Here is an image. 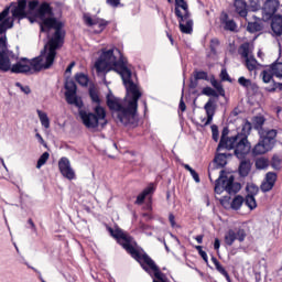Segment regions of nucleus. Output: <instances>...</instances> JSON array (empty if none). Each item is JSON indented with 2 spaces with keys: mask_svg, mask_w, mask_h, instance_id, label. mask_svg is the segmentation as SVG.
Masks as SVG:
<instances>
[{
  "mask_svg": "<svg viewBox=\"0 0 282 282\" xmlns=\"http://www.w3.org/2000/svg\"><path fill=\"white\" fill-rule=\"evenodd\" d=\"M107 230L109 235L116 239L117 243L141 265L144 272L150 273L152 270L156 281L166 282V275L162 273V270H160V267L155 264V261H153L144 250L140 251V249H138V242L133 236L129 235L120 227H117L116 229L107 227Z\"/></svg>",
  "mask_w": 282,
  "mask_h": 282,
  "instance_id": "f257e3e1",
  "label": "nucleus"
},
{
  "mask_svg": "<svg viewBox=\"0 0 282 282\" xmlns=\"http://www.w3.org/2000/svg\"><path fill=\"white\" fill-rule=\"evenodd\" d=\"M12 61H18L12 65ZM45 50L37 57L28 59L19 56L8 48V36H0V72H11V74H34L45 69Z\"/></svg>",
  "mask_w": 282,
  "mask_h": 282,
  "instance_id": "f03ea898",
  "label": "nucleus"
},
{
  "mask_svg": "<svg viewBox=\"0 0 282 282\" xmlns=\"http://www.w3.org/2000/svg\"><path fill=\"white\" fill-rule=\"evenodd\" d=\"M251 131L252 123L248 120L242 123L240 132L232 137H228L230 130L228 127H225L221 131L220 141L216 151H234L238 160H243L246 155L250 153V149H252L250 141H248V137L250 135Z\"/></svg>",
  "mask_w": 282,
  "mask_h": 282,
  "instance_id": "7ed1b4c3",
  "label": "nucleus"
},
{
  "mask_svg": "<svg viewBox=\"0 0 282 282\" xmlns=\"http://www.w3.org/2000/svg\"><path fill=\"white\" fill-rule=\"evenodd\" d=\"M44 28L40 30L42 33H47L51 30H55L53 36L48 40L47 45L44 46V69H50L54 65L56 58V50H61L65 43V23L61 22L58 19L48 18L44 21Z\"/></svg>",
  "mask_w": 282,
  "mask_h": 282,
  "instance_id": "20e7f679",
  "label": "nucleus"
},
{
  "mask_svg": "<svg viewBox=\"0 0 282 282\" xmlns=\"http://www.w3.org/2000/svg\"><path fill=\"white\" fill-rule=\"evenodd\" d=\"M252 124L253 129H256L260 135L258 143L251 150L252 155L257 156L270 153L276 145V135H279V131H276V129H264L263 124H265V117L263 116L253 117Z\"/></svg>",
  "mask_w": 282,
  "mask_h": 282,
  "instance_id": "39448f33",
  "label": "nucleus"
},
{
  "mask_svg": "<svg viewBox=\"0 0 282 282\" xmlns=\"http://www.w3.org/2000/svg\"><path fill=\"white\" fill-rule=\"evenodd\" d=\"M127 94H131V99L128 100V106L122 107L116 115L117 121L123 124V127H137L138 126V101L142 98V93L138 88L135 83L124 85Z\"/></svg>",
  "mask_w": 282,
  "mask_h": 282,
  "instance_id": "423d86ee",
  "label": "nucleus"
},
{
  "mask_svg": "<svg viewBox=\"0 0 282 282\" xmlns=\"http://www.w3.org/2000/svg\"><path fill=\"white\" fill-rule=\"evenodd\" d=\"M89 96L91 101L97 106L94 108V112L83 109L78 110L79 118L86 129H98L100 127V120L107 118V110L100 106V95L96 88H89Z\"/></svg>",
  "mask_w": 282,
  "mask_h": 282,
  "instance_id": "0eeeda50",
  "label": "nucleus"
},
{
  "mask_svg": "<svg viewBox=\"0 0 282 282\" xmlns=\"http://www.w3.org/2000/svg\"><path fill=\"white\" fill-rule=\"evenodd\" d=\"M100 57L111 66L110 69H112V72H116L117 74H119V76H121L123 85H129L133 83V80L131 79L132 73L128 66V62L122 57H120L118 61V57H116V55L113 54V48L102 51Z\"/></svg>",
  "mask_w": 282,
  "mask_h": 282,
  "instance_id": "6e6552de",
  "label": "nucleus"
},
{
  "mask_svg": "<svg viewBox=\"0 0 282 282\" xmlns=\"http://www.w3.org/2000/svg\"><path fill=\"white\" fill-rule=\"evenodd\" d=\"M174 14L178 20L182 34H193V19H191L188 3L185 0H175Z\"/></svg>",
  "mask_w": 282,
  "mask_h": 282,
  "instance_id": "1a4fd4ad",
  "label": "nucleus"
},
{
  "mask_svg": "<svg viewBox=\"0 0 282 282\" xmlns=\"http://www.w3.org/2000/svg\"><path fill=\"white\" fill-rule=\"evenodd\" d=\"M226 175V171L221 170L219 172V176L215 181V187L214 191L217 193V195H221L224 191L228 193L229 195H235L241 191V184L235 183V178L230 176L229 178H224Z\"/></svg>",
  "mask_w": 282,
  "mask_h": 282,
  "instance_id": "9d476101",
  "label": "nucleus"
},
{
  "mask_svg": "<svg viewBox=\"0 0 282 282\" xmlns=\"http://www.w3.org/2000/svg\"><path fill=\"white\" fill-rule=\"evenodd\" d=\"M246 237H248L246 229L241 227H235L228 229L225 232L224 242L227 246L231 247L235 245L236 241H239V243H243L246 241Z\"/></svg>",
  "mask_w": 282,
  "mask_h": 282,
  "instance_id": "9b49d317",
  "label": "nucleus"
},
{
  "mask_svg": "<svg viewBox=\"0 0 282 282\" xmlns=\"http://www.w3.org/2000/svg\"><path fill=\"white\" fill-rule=\"evenodd\" d=\"M238 54H240L241 58H245V66L248 72H254V69H257L259 63L257 62V58H254V55L250 54V43H242L238 50Z\"/></svg>",
  "mask_w": 282,
  "mask_h": 282,
  "instance_id": "f8f14e48",
  "label": "nucleus"
},
{
  "mask_svg": "<svg viewBox=\"0 0 282 282\" xmlns=\"http://www.w3.org/2000/svg\"><path fill=\"white\" fill-rule=\"evenodd\" d=\"M35 18L40 19L41 21L40 30H43V28L45 29L46 26H44V23L47 21V19H56L54 17V8H52L50 2H42L35 11Z\"/></svg>",
  "mask_w": 282,
  "mask_h": 282,
  "instance_id": "ddd939ff",
  "label": "nucleus"
},
{
  "mask_svg": "<svg viewBox=\"0 0 282 282\" xmlns=\"http://www.w3.org/2000/svg\"><path fill=\"white\" fill-rule=\"evenodd\" d=\"M58 170L61 175L65 177L66 180H76V172H74V169H72V163L69 162V159L67 156H63L58 161Z\"/></svg>",
  "mask_w": 282,
  "mask_h": 282,
  "instance_id": "4468645a",
  "label": "nucleus"
},
{
  "mask_svg": "<svg viewBox=\"0 0 282 282\" xmlns=\"http://www.w3.org/2000/svg\"><path fill=\"white\" fill-rule=\"evenodd\" d=\"M232 154L230 153H221V151H217L214 158V164H216V167L208 171V177L210 182H213V175L217 173V169H224V166L228 164V158Z\"/></svg>",
  "mask_w": 282,
  "mask_h": 282,
  "instance_id": "2eb2a0df",
  "label": "nucleus"
},
{
  "mask_svg": "<svg viewBox=\"0 0 282 282\" xmlns=\"http://www.w3.org/2000/svg\"><path fill=\"white\" fill-rule=\"evenodd\" d=\"M276 180H279L276 172H267L261 182L260 191L262 193H270V191L276 186Z\"/></svg>",
  "mask_w": 282,
  "mask_h": 282,
  "instance_id": "dca6fc26",
  "label": "nucleus"
},
{
  "mask_svg": "<svg viewBox=\"0 0 282 282\" xmlns=\"http://www.w3.org/2000/svg\"><path fill=\"white\" fill-rule=\"evenodd\" d=\"M279 6H281L279 0H267L262 7L263 19L270 21L271 18L275 17L274 14H276Z\"/></svg>",
  "mask_w": 282,
  "mask_h": 282,
  "instance_id": "f3484780",
  "label": "nucleus"
},
{
  "mask_svg": "<svg viewBox=\"0 0 282 282\" xmlns=\"http://www.w3.org/2000/svg\"><path fill=\"white\" fill-rule=\"evenodd\" d=\"M8 14H10V7L4 8L2 12H0V34H3V36H6V32L14 25L13 22H10Z\"/></svg>",
  "mask_w": 282,
  "mask_h": 282,
  "instance_id": "a211bd4d",
  "label": "nucleus"
},
{
  "mask_svg": "<svg viewBox=\"0 0 282 282\" xmlns=\"http://www.w3.org/2000/svg\"><path fill=\"white\" fill-rule=\"evenodd\" d=\"M28 8V0H18V3L14 4L11 9V14L13 19H25L28 13L25 9Z\"/></svg>",
  "mask_w": 282,
  "mask_h": 282,
  "instance_id": "6ab92c4d",
  "label": "nucleus"
},
{
  "mask_svg": "<svg viewBox=\"0 0 282 282\" xmlns=\"http://www.w3.org/2000/svg\"><path fill=\"white\" fill-rule=\"evenodd\" d=\"M106 105L108 107V109L110 111H112V113H118L119 111L122 110V108L124 107L122 105V100H120V98H117L116 96L108 94L106 97Z\"/></svg>",
  "mask_w": 282,
  "mask_h": 282,
  "instance_id": "aec40b11",
  "label": "nucleus"
},
{
  "mask_svg": "<svg viewBox=\"0 0 282 282\" xmlns=\"http://www.w3.org/2000/svg\"><path fill=\"white\" fill-rule=\"evenodd\" d=\"M247 191H249V193L246 197H245V205L248 206V208L250 210H254V208H257V198H254V196L257 195V193H259V187H257L256 185H250L247 187Z\"/></svg>",
  "mask_w": 282,
  "mask_h": 282,
  "instance_id": "412c9836",
  "label": "nucleus"
},
{
  "mask_svg": "<svg viewBox=\"0 0 282 282\" xmlns=\"http://www.w3.org/2000/svg\"><path fill=\"white\" fill-rule=\"evenodd\" d=\"M204 109L206 111L207 119L204 118L202 120V122H204L202 124V127H208V124H210V122H213V118L215 117V101L213 99H209L205 104Z\"/></svg>",
  "mask_w": 282,
  "mask_h": 282,
  "instance_id": "4be33fe9",
  "label": "nucleus"
},
{
  "mask_svg": "<svg viewBox=\"0 0 282 282\" xmlns=\"http://www.w3.org/2000/svg\"><path fill=\"white\" fill-rule=\"evenodd\" d=\"M220 23L224 25V30L227 32H236L237 31V22L235 20L230 19L228 13L221 12L220 14Z\"/></svg>",
  "mask_w": 282,
  "mask_h": 282,
  "instance_id": "5701e85b",
  "label": "nucleus"
},
{
  "mask_svg": "<svg viewBox=\"0 0 282 282\" xmlns=\"http://www.w3.org/2000/svg\"><path fill=\"white\" fill-rule=\"evenodd\" d=\"M271 30L274 36H282V15L275 14L271 18Z\"/></svg>",
  "mask_w": 282,
  "mask_h": 282,
  "instance_id": "b1692460",
  "label": "nucleus"
},
{
  "mask_svg": "<svg viewBox=\"0 0 282 282\" xmlns=\"http://www.w3.org/2000/svg\"><path fill=\"white\" fill-rule=\"evenodd\" d=\"M155 193V187H153V184H150L148 187H145L142 193H140L137 196L135 203L138 206H142V204H144V200L147 199V197H149V195H153Z\"/></svg>",
  "mask_w": 282,
  "mask_h": 282,
  "instance_id": "393cba45",
  "label": "nucleus"
},
{
  "mask_svg": "<svg viewBox=\"0 0 282 282\" xmlns=\"http://www.w3.org/2000/svg\"><path fill=\"white\" fill-rule=\"evenodd\" d=\"M234 6L239 17H241L242 19H246V17H248V2H246V0H235Z\"/></svg>",
  "mask_w": 282,
  "mask_h": 282,
  "instance_id": "a878e982",
  "label": "nucleus"
},
{
  "mask_svg": "<svg viewBox=\"0 0 282 282\" xmlns=\"http://www.w3.org/2000/svg\"><path fill=\"white\" fill-rule=\"evenodd\" d=\"M240 177H248L250 171H252V163L248 159H243L238 167Z\"/></svg>",
  "mask_w": 282,
  "mask_h": 282,
  "instance_id": "bb28decb",
  "label": "nucleus"
},
{
  "mask_svg": "<svg viewBox=\"0 0 282 282\" xmlns=\"http://www.w3.org/2000/svg\"><path fill=\"white\" fill-rule=\"evenodd\" d=\"M95 68L98 74H104V72H113V69H111V64L107 63L101 56L96 61Z\"/></svg>",
  "mask_w": 282,
  "mask_h": 282,
  "instance_id": "cd10ccee",
  "label": "nucleus"
},
{
  "mask_svg": "<svg viewBox=\"0 0 282 282\" xmlns=\"http://www.w3.org/2000/svg\"><path fill=\"white\" fill-rule=\"evenodd\" d=\"M66 102L68 105H75L80 111L83 109V101L78 98L76 93H65Z\"/></svg>",
  "mask_w": 282,
  "mask_h": 282,
  "instance_id": "c85d7f7f",
  "label": "nucleus"
},
{
  "mask_svg": "<svg viewBox=\"0 0 282 282\" xmlns=\"http://www.w3.org/2000/svg\"><path fill=\"white\" fill-rule=\"evenodd\" d=\"M212 263H214L217 272H219V274L225 276L226 281L232 282V280L230 279V274L228 273V271H226V268L221 265V263L219 262V260H217L215 256L212 257Z\"/></svg>",
  "mask_w": 282,
  "mask_h": 282,
  "instance_id": "c756f323",
  "label": "nucleus"
},
{
  "mask_svg": "<svg viewBox=\"0 0 282 282\" xmlns=\"http://www.w3.org/2000/svg\"><path fill=\"white\" fill-rule=\"evenodd\" d=\"M238 83L240 84L241 87H245V89H259V86L257 84L252 83V80L241 76L238 78Z\"/></svg>",
  "mask_w": 282,
  "mask_h": 282,
  "instance_id": "7c9ffc66",
  "label": "nucleus"
},
{
  "mask_svg": "<svg viewBox=\"0 0 282 282\" xmlns=\"http://www.w3.org/2000/svg\"><path fill=\"white\" fill-rule=\"evenodd\" d=\"M269 166H270V159H268L265 156H260V158L256 159V169L258 171H264Z\"/></svg>",
  "mask_w": 282,
  "mask_h": 282,
  "instance_id": "2f4dec72",
  "label": "nucleus"
},
{
  "mask_svg": "<svg viewBox=\"0 0 282 282\" xmlns=\"http://www.w3.org/2000/svg\"><path fill=\"white\" fill-rule=\"evenodd\" d=\"M210 83H212V87H214V89H216V91L218 93V96H221L224 98L226 96V89H224V85H221V82L213 77L210 79Z\"/></svg>",
  "mask_w": 282,
  "mask_h": 282,
  "instance_id": "473e14b6",
  "label": "nucleus"
},
{
  "mask_svg": "<svg viewBox=\"0 0 282 282\" xmlns=\"http://www.w3.org/2000/svg\"><path fill=\"white\" fill-rule=\"evenodd\" d=\"M245 202V198L243 196L241 195H237L234 197V199L231 200V204H230V208L232 210H240L241 209V206H243V203Z\"/></svg>",
  "mask_w": 282,
  "mask_h": 282,
  "instance_id": "72a5a7b5",
  "label": "nucleus"
},
{
  "mask_svg": "<svg viewBox=\"0 0 282 282\" xmlns=\"http://www.w3.org/2000/svg\"><path fill=\"white\" fill-rule=\"evenodd\" d=\"M40 122L44 129H50V117H47V112H44L40 109L36 110Z\"/></svg>",
  "mask_w": 282,
  "mask_h": 282,
  "instance_id": "f704fd0d",
  "label": "nucleus"
},
{
  "mask_svg": "<svg viewBox=\"0 0 282 282\" xmlns=\"http://www.w3.org/2000/svg\"><path fill=\"white\" fill-rule=\"evenodd\" d=\"M270 67L275 78H282V62H275L271 64Z\"/></svg>",
  "mask_w": 282,
  "mask_h": 282,
  "instance_id": "c9c22d12",
  "label": "nucleus"
},
{
  "mask_svg": "<svg viewBox=\"0 0 282 282\" xmlns=\"http://www.w3.org/2000/svg\"><path fill=\"white\" fill-rule=\"evenodd\" d=\"M75 80L82 87H87L89 85V77L83 73H78L75 76Z\"/></svg>",
  "mask_w": 282,
  "mask_h": 282,
  "instance_id": "e433bc0d",
  "label": "nucleus"
},
{
  "mask_svg": "<svg viewBox=\"0 0 282 282\" xmlns=\"http://www.w3.org/2000/svg\"><path fill=\"white\" fill-rule=\"evenodd\" d=\"M101 20H102L101 18H91L89 15H84V21L86 25H88L89 28L94 25H98Z\"/></svg>",
  "mask_w": 282,
  "mask_h": 282,
  "instance_id": "4c0bfd02",
  "label": "nucleus"
},
{
  "mask_svg": "<svg viewBox=\"0 0 282 282\" xmlns=\"http://www.w3.org/2000/svg\"><path fill=\"white\" fill-rule=\"evenodd\" d=\"M65 94H76L78 87L76 86V83L74 80H67L65 83Z\"/></svg>",
  "mask_w": 282,
  "mask_h": 282,
  "instance_id": "58836bf2",
  "label": "nucleus"
},
{
  "mask_svg": "<svg viewBox=\"0 0 282 282\" xmlns=\"http://www.w3.org/2000/svg\"><path fill=\"white\" fill-rule=\"evenodd\" d=\"M39 7H40L39 0H30L28 2V13L34 14V12H36V10H39Z\"/></svg>",
  "mask_w": 282,
  "mask_h": 282,
  "instance_id": "ea45409f",
  "label": "nucleus"
},
{
  "mask_svg": "<svg viewBox=\"0 0 282 282\" xmlns=\"http://www.w3.org/2000/svg\"><path fill=\"white\" fill-rule=\"evenodd\" d=\"M221 45V42H219V39L214 37L209 42V50L212 54L217 55V48Z\"/></svg>",
  "mask_w": 282,
  "mask_h": 282,
  "instance_id": "a19ab883",
  "label": "nucleus"
},
{
  "mask_svg": "<svg viewBox=\"0 0 282 282\" xmlns=\"http://www.w3.org/2000/svg\"><path fill=\"white\" fill-rule=\"evenodd\" d=\"M274 76V73L272 72V67L270 66L269 69H265L262 72V80L263 83H270Z\"/></svg>",
  "mask_w": 282,
  "mask_h": 282,
  "instance_id": "79ce46f5",
  "label": "nucleus"
},
{
  "mask_svg": "<svg viewBox=\"0 0 282 282\" xmlns=\"http://www.w3.org/2000/svg\"><path fill=\"white\" fill-rule=\"evenodd\" d=\"M261 24H259V22H249L247 25V30L248 32H250L251 34H254V32H261Z\"/></svg>",
  "mask_w": 282,
  "mask_h": 282,
  "instance_id": "37998d69",
  "label": "nucleus"
},
{
  "mask_svg": "<svg viewBox=\"0 0 282 282\" xmlns=\"http://www.w3.org/2000/svg\"><path fill=\"white\" fill-rule=\"evenodd\" d=\"M50 160V152H44L36 163V169H41V166L45 165L47 161Z\"/></svg>",
  "mask_w": 282,
  "mask_h": 282,
  "instance_id": "c03bdc74",
  "label": "nucleus"
},
{
  "mask_svg": "<svg viewBox=\"0 0 282 282\" xmlns=\"http://www.w3.org/2000/svg\"><path fill=\"white\" fill-rule=\"evenodd\" d=\"M202 95L203 96H213L214 98H219V94H217V91L209 86L203 88Z\"/></svg>",
  "mask_w": 282,
  "mask_h": 282,
  "instance_id": "a18cd8bd",
  "label": "nucleus"
},
{
  "mask_svg": "<svg viewBox=\"0 0 282 282\" xmlns=\"http://www.w3.org/2000/svg\"><path fill=\"white\" fill-rule=\"evenodd\" d=\"M194 78H196V80H208V73L204 70H195Z\"/></svg>",
  "mask_w": 282,
  "mask_h": 282,
  "instance_id": "49530a36",
  "label": "nucleus"
},
{
  "mask_svg": "<svg viewBox=\"0 0 282 282\" xmlns=\"http://www.w3.org/2000/svg\"><path fill=\"white\" fill-rule=\"evenodd\" d=\"M212 138L214 142H219V128L217 124L212 126Z\"/></svg>",
  "mask_w": 282,
  "mask_h": 282,
  "instance_id": "de8ad7c7",
  "label": "nucleus"
},
{
  "mask_svg": "<svg viewBox=\"0 0 282 282\" xmlns=\"http://www.w3.org/2000/svg\"><path fill=\"white\" fill-rule=\"evenodd\" d=\"M99 30L96 31L97 34H100L101 32H105L107 25H109V21L101 19L100 22L97 24Z\"/></svg>",
  "mask_w": 282,
  "mask_h": 282,
  "instance_id": "09e8293b",
  "label": "nucleus"
},
{
  "mask_svg": "<svg viewBox=\"0 0 282 282\" xmlns=\"http://www.w3.org/2000/svg\"><path fill=\"white\" fill-rule=\"evenodd\" d=\"M220 78H221V80L227 82V83H230V80H231L230 75H228V70H226V69H221Z\"/></svg>",
  "mask_w": 282,
  "mask_h": 282,
  "instance_id": "8fccbe9b",
  "label": "nucleus"
},
{
  "mask_svg": "<svg viewBox=\"0 0 282 282\" xmlns=\"http://www.w3.org/2000/svg\"><path fill=\"white\" fill-rule=\"evenodd\" d=\"M197 85H199V80L194 77V79L189 80V89H197Z\"/></svg>",
  "mask_w": 282,
  "mask_h": 282,
  "instance_id": "3c124183",
  "label": "nucleus"
},
{
  "mask_svg": "<svg viewBox=\"0 0 282 282\" xmlns=\"http://www.w3.org/2000/svg\"><path fill=\"white\" fill-rule=\"evenodd\" d=\"M189 173H191L193 180H194L195 182L199 183V174L197 173V171H195L194 169H192V170L189 171Z\"/></svg>",
  "mask_w": 282,
  "mask_h": 282,
  "instance_id": "603ef678",
  "label": "nucleus"
},
{
  "mask_svg": "<svg viewBox=\"0 0 282 282\" xmlns=\"http://www.w3.org/2000/svg\"><path fill=\"white\" fill-rule=\"evenodd\" d=\"M106 3L112 8H118V6H120V0H106Z\"/></svg>",
  "mask_w": 282,
  "mask_h": 282,
  "instance_id": "864d4df0",
  "label": "nucleus"
},
{
  "mask_svg": "<svg viewBox=\"0 0 282 282\" xmlns=\"http://www.w3.org/2000/svg\"><path fill=\"white\" fill-rule=\"evenodd\" d=\"M250 6L253 10H259L260 8L259 0H250Z\"/></svg>",
  "mask_w": 282,
  "mask_h": 282,
  "instance_id": "5fc2aeb1",
  "label": "nucleus"
},
{
  "mask_svg": "<svg viewBox=\"0 0 282 282\" xmlns=\"http://www.w3.org/2000/svg\"><path fill=\"white\" fill-rule=\"evenodd\" d=\"M178 108L182 112L186 111V104L184 102V97L181 98Z\"/></svg>",
  "mask_w": 282,
  "mask_h": 282,
  "instance_id": "6e6d98bb",
  "label": "nucleus"
},
{
  "mask_svg": "<svg viewBox=\"0 0 282 282\" xmlns=\"http://www.w3.org/2000/svg\"><path fill=\"white\" fill-rule=\"evenodd\" d=\"M219 248H221V240H219V238H215L214 250H219Z\"/></svg>",
  "mask_w": 282,
  "mask_h": 282,
  "instance_id": "4d7b16f0",
  "label": "nucleus"
},
{
  "mask_svg": "<svg viewBox=\"0 0 282 282\" xmlns=\"http://www.w3.org/2000/svg\"><path fill=\"white\" fill-rule=\"evenodd\" d=\"M35 138H37L39 142L43 144V147H47V143L45 142V139L41 135V133H36Z\"/></svg>",
  "mask_w": 282,
  "mask_h": 282,
  "instance_id": "13d9d810",
  "label": "nucleus"
},
{
  "mask_svg": "<svg viewBox=\"0 0 282 282\" xmlns=\"http://www.w3.org/2000/svg\"><path fill=\"white\" fill-rule=\"evenodd\" d=\"M74 67H76V62H72V63L67 66L65 73H66V74H72V69H74Z\"/></svg>",
  "mask_w": 282,
  "mask_h": 282,
  "instance_id": "bf43d9fd",
  "label": "nucleus"
},
{
  "mask_svg": "<svg viewBox=\"0 0 282 282\" xmlns=\"http://www.w3.org/2000/svg\"><path fill=\"white\" fill-rule=\"evenodd\" d=\"M199 257H202L203 261H205V263H208V253H206V251H200Z\"/></svg>",
  "mask_w": 282,
  "mask_h": 282,
  "instance_id": "052dcab7",
  "label": "nucleus"
},
{
  "mask_svg": "<svg viewBox=\"0 0 282 282\" xmlns=\"http://www.w3.org/2000/svg\"><path fill=\"white\" fill-rule=\"evenodd\" d=\"M169 221H170L172 228H175V215L170 214L169 215Z\"/></svg>",
  "mask_w": 282,
  "mask_h": 282,
  "instance_id": "680f3d73",
  "label": "nucleus"
},
{
  "mask_svg": "<svg viewBox=\"0 0 282 282\" xmlns=\"http://www.w3.org/2000/svg\"><path fill=\"white\" fill-rule=\"evenodd\" d=\"M28 224L31 226L32 230L36 231V225L34 224V220H32V218H29Z\"/></svg>",
  "mask_w": 282,
  "mask_h": 282,
  "instance_id": "e2e57ef3",
  "label": "nucleus"
},
{
  "mask_svg": "<svg viewBox=\"0 0 282 282\" xmlns=\"http://www.w3.org/2000/svg\"><path fill=\"white\" fill-rule=\"evenodd\" d=\"M195 240L197 241V243H204V235L196 236Z\"/></svg>",
  "mask_w": 282,
  "mask_h": 282,
  "instance_id": "0e129e2a",
  "label": "nucleus"
},
{
  "mask_svg": "<svg viewBox=\"0 0 282 282\" xmlns=\"http://www.w3.org/2000/svg\"><path fill=\"white\" fill-rule=\"evenodd\" d=\"M274 87H278L279 91H282V83L273 82Z\"/></svg>",
  "mask_w": 282,
  "mask_h": 282,
  "instance_id": "69168bd1",
  "label": "nucleus"
},
{
  "mask_svg": "<svg viewBox=\"0 0 282 282\" xmlns=\"http://www.w3.org/2000/svg\"><path fill=\"white\" fill-rule=\"evenodd\" d=\"M21 91H23L24 94H30V91H32L30 89V86L23 87V89H21Z\"/></svg>",
  "mask_w": 282,
  "mask_h": 282,
  "instance_id": "338daca9",
  "label": "nucleus"
},
{
  "mask_svg": "<svg viewBox=\"0 0 282 282\" xmlns=\"http://www.w3.org/2000/svg\"><path fill=\"white\" fill-rule=\"evenodd\" d=\"M278 87L273 86L272 88H267V91H269L270 94H274V91H276Z\"/></svg>",
  "mask_w": 282,
  "mask_h": 282,
  "instance_id": "774afa93",
  "label": "nucleus"
}]
</instances>
